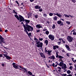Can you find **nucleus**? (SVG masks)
<instances>
[{
  "label": "nucleus",
  "mask_w": 76,
  "mask_h": 76,
  "mask_svg": "<svg viewBox=\"0 0 76 76\" xmlns=\"http://www.w3.org/2000/svg\"><path fill=\"white\" fill-rule=\"evenodd\" d=\"M23 26L24 29V31H25L26 33H27L28 34L27 30L28 32H29L30 31V28L31 27V26L28 25V24H26L25 25L23 24Z\"/></svg>",
  "instance_id": "f257e3e1"
},
{
  "label": "nucleus",
  "mask_w": 76,
  "mask_h": 76,
  "mask_svg": "<svg viewBox=\"0 0 76 76\" xmlns=\"http://www.w3.org/2000/svg\"><path fill=\"white\" fill-rule=\"evenodd\" d=\"M15 17L17 18L18 20H20V22H24V20H25L24 18L20 15H19V17L17 15H15Z\"/></svg>",
  "instance_id": "f03ea898"
},
{
  "label": "nucleus",
  "mask_w": 76,
  "mask_h": 76,
  "mask_svg": "<svg viewBox=\"0 0 76 76\" xmlns=\"http://www.w3.org/2000/svg\"><path fill=\"white\" fill-rule=\"evenodd\" d=\"M49 15L50 16H52L53 15H56L57 16L60 18H61V17L62 16V15H61L58 13L56 14H53V13H49Z\"/></svg>",
  "instance_id": "7ed1b4c3"
},
{
  "label": "nucleus",
  "mask_w": 76,
  "mask_h": 76,
  "mask_svg": "<svg viewBox=\"0 0 76 76\" xmlns=\"http://www.w3.org/2000/svg\"><path fill=\"white\" fill-rule=\"evenodd\" d=\"M4 39L1 36V35H0V44H1V42H3V43H4V44H5L6 42L4 41Z\"/></svg>",
  "instance_id": "20e7f679"
},
{
  "label": "nucleus",
  "mask_w": 76,
  "mask_h": 76,
  "mask_svg": "<svg viewBox=\"0 0 76 76\" xmlns=\"http://www.w3.org/2000/svg\"><path fill=\"white\" fill-rule=\"evenodd\" d=\"M49 38L52 41H53L54 39V36L53 35L50 34L49 35Z\"/></svg>",
  "instance_id": "39448f33"
},
{
  "label": "nucleus",
  "mask_w": 76,
  "mask_h": 76,
  "mask_svg": "<svg viewBox=\"0 0 76 76\" xmlns=\"http://www.w3.org/2000/svg\"><path fill=\"white\" fill-rule=\"evenodd\" d=\"M73 39V38L71 36H68V41L69 42H72V39Z\"/></svg>",
  "instance_id": "423d86ee"
},
{
  "label": "nucleus",
  "mask_w": 76,
  "mask_h": 76,
  "mask_svg": "<svg viewBox=\"0 0 76 76\" xmlns=\"http://www.w3.org/2000/svg\"><path fill=\"white\" fill-rule=\"evenodd\" d=\"M36 27L38 29H40V28H42V26L41 25V24H37L36 26Z\"/></svg>",
  "instance_id": "0eeeda50"
},
{
  "label": "nucleus",
  "mask_w": 76,
  "mask_h": 76,
  "mask_svg": "<svg viewBox=\"0 0 76 76\" xmlns=\"http://www.w3.org/2000/svg\"><path fill=\"white\" fill-rule=\"evenodd\" d=\"M43 44L42 42H40V43L37 45V47H38L39 48V47H40L41 48L42 47V45Z\"/></svg>",
  "instance_id": "6e6552de"
},
{
  "label": "nucleus",
  "mask_w": 76,
  "mask_h": 76,
  "mask_svg": "<svg viewBox=\"0 0 76 76\" xmlns=\"http://www.w3.org/2000/svg\"><path fill=\"white\" fill-rule=\"evenodd\" d=\"M15 64V63H13L12 64V65H13V67L14 68H15V69H19V68H18V65H16Z\"/></svg>",
  "instance_id": "1a4fd4ad"
},
{
  "label": "nucleus",
  "mask_w": 76,
  "mask_h": 76,
  "mask_svg": "<svg viewBox=\"0 0 76 76\" xmlns=\"http://www.w3.org/2000/svg\"><path fill=\"white\" fill-rule=\"evenodd\" d=\"M65 47L67 49L68 51H71V49H70V48L68 45H65Z\"/></svg>",
  "instance_id": "9d476101"
},
{
  "label": "nucleus",
  "mask_w": 76,
  "mask_h": 76,
  "mask_svg": "<svg viewBox=\"0 0 76 76\" xmlns=\"http://www.w3.org/2000/svg\"><path fill=\"white\" fill-rule=\"evenodd\" d=\"M24 21L26 23V24L28 25V23L30 22V20H24Z\"/></svg>",
  "instance_id": "9b49d317"
},
{
  "label": "nucleus",
  "mask_w": 76,
  "mask_h": 76,
  "mask_svg": "<svg viewBox=\"0 0 76 76\" xmlns=\"http://www.w3.org/2000/svg\"><path fill=\"white\" fill-rule=\"evenodd\" d=\"M53 49L54 50H56V48H59V47L58 45L53 46Z\"/></svg>",
  "instance_id": "f8f14e48"
},
{
  "label": "nucleus",
  "mask_w": 76,
  "mask_h": 76,
  "mask_svg": "<svg viewBox=\"0 0 76 76\" xmlns=\"http://www.w3.org/2000/svg\"><path fill=\"white\" fill-rule=\"evenodd\" d=\"M34 8H35L36 9H40V8H41V7L39 6L38 5H36L34 6Z\"/></svg>",
  "instance_id": "ddd939ff"
},
{
  "label": "nucleus",
  "mask_w": 76,
  "mask_h": 76,
  "mask_svg": "<svg viewBox=\"0 0 76 76\" xmlns=\"http://www.w3.org/2000/svg\"><path fill=\"white\" fill-rule=\"evenodd\" d=\"M40 54L42 57H44V58H45V56L44 54L43 53H40Z\"/></svg>",
  "instance_id": "4468645a"
},
{
  "label": "nucleus",
  "mask_w": 76,
  "mask_h": 76,
  "mask_svg": "<svg viewBox=\"0 0 76 76\" xmlns=\"http://www.w3.org/2000/svg\"><path fill=\"white\" fill-rule=\"evenodd\" d=\"M58 58H60L59 60H62V58H64V57L60 56Z\"/></svg>",
  "instance_id": "2eb2a0df"
},
{
  "label": "nucleus",
  "mask_w": 76,
  "mask_h": 76,
  "mask_svg": "<svg viewBox=\"0 0 76 76\" xmlns=\"http://www.w3.org/2000/svg\"><path fill=\"white\" fill-rule=\"evenodd\" d=\"M50 59L54 60V59H55V56H50Z\"/></svg>",
  "instance_id": "dca6fc26"
},
{
  "label": "nucleus",
  "mask_w": 76,
  "mask_h": 76,
  "mask_svg": "<svg viewBox=\"0 0 76 76\" xmlns=\"http://www.w3.org/2000/svg\"><path fill=\"white\" fill-rule=\"evenodd\" d=\"M64 64V63L62 62H60L59 66H62Z\"/></svg>",
  "instance_id": "f3484780"
},
{
  "label": "nucleus",
  "mask_w": 76,
  "mask_h": 76,
  "mask_svg": "<svg viewBox=\"0 0 76 76\" xmlns=\"http://www.w3.org/2000/svg\"><path fill=\"white\" fill-rule=\"evenodd\" d=\"M57 18H58L56 16H55L54 17H53V19L55 20H57Z\"/></svg>",
  "instance_id": "a211bd4d"
},
{
  "label": "nucleus",
  "mask_w": 76,
  "mask_h": 76,
  "mask_svg": "<svg viewBox=\"0 0 76 76\" xmlns=\"http://www.w3.org/2000/svg\"><path fill=\"white\" fill-rule=\"evenodd\" d=\"M45 42V43L46 44V45H48V40H46Z\"/></svg>",
  "instance_id": "6ab92c4d"
},
{
  "label": "nucleus",
  "mask_w": 76,
  "mask_h": 76,
  "mask_svg": "<svg viewBox=\"0 0 76 76\" xmlns=\"http://www.w3.org/2000/svg\"><path fill=\"white\" fill-rule=\"evenodd\" d=\"M6 58L8 60H10V59H11V58L9 56H7V57Z\"/></svg>",
  "instance_id": "aec40b11"
},
{
  "label": "nucleus",
  "mask_w": 76,
  "mask_h": 76,
  "mask_svg": "<svg viewBox=\"0 0 76 76\" xmlns=\"http://www.w3.org/2000/svg\"><path fill=\"white\" fill-rule=\"evenodd\" d=\"M56 58H58V57H59V56H60L58 55V53H57V52H56Z\"/></svg>",
  "instance_id": "412c9836"
},
{
  "label": "nucleus",
  "mask_w": 76,
  "mask_h": 76,
  "mask_svg": "<svg viewBox=\"0 0 76 76\" xmlns=\"http://www.w3.org/2000/svg\"><path fill=\"white\" fill-rule=\"evenodd\" d=\"M28 33H26L27 34H28V36L30 37V35L31 37L32 36V35H31V33H29V34L28 33Z\"/></svg>",
  "instance_id": "4be33fe9"
},
{
  "label": "nucleus",
  "mask_w": 76,
  "mask_h": 76,
  "mask_svg": "<svg viewBox=\"0 0 76 76\" xmlns=\"http://www.w3.org/2000/svg\"><path fill=\"white\" fill-rule=\"evenodd\" d=\"M48 54L49 56H51V52H50V51H48Z\"/></svg>",
  "instance_id": "5701e85b"
},
{
  "label": "nucleus",
  "mask_w": 76,
  "mask_h": 76,
  "mask_svg": "<svg viewBox=\"0 0 76 76\" xmlns=\"http://www.w3.org/2000/svg\"><path fill=\"white\" fill-rule=\"evenodd\" d=\"M28 73L29 74V75H32V72L30 71H28Z\"/></svg>",
  "instance_id": "b1692460"
},
{
  "label": "nucleus",
  "mask_w": 76,
  "mask_h": 76,
  "mask_svg": "<svg viewBox=\"0 0 76 76\" xmlns=\"http://www.w3.org/2000/svg\"><path fill=\"white\" fill-rule=\"evenodd\" d=\"M64 15L65 16V17H66V18H70L69 15H68L64 14Z\"/></svg>",
  "instance_id": "393cba45"
},
{
  "label": "nucleus",
  "mask_w": 76,
  "mask_h": 76,
  "mask_svg": "<svg viewBox=\"0 0 76 76\" xmlns=\"http://www.w3.org/2000/svg\"><path fill=\"white\" fill-rule=\"evenodd\" d=\"M30 31H31V32H32V31H34V28H33V27H31H31H30Z\"/></svg>",
  "instance_id": "a878e982"
},
{
  "label": "nucleus",
  "mask_w": 76,
  "mask_h": 76,
  "mask_svg": "<svg viewBox=\"0 0 76 76\" xmlns=\"http://www.w3.org/2000/svg\"><path fill=\"white\" fill-rule=\"evenodd\" d=\"M52 28L53 29H55V28H56V26L55 25V24H54L53 25Z\"/></svg>",
  "instance_id": "bb28decb"
},
{
  "label": "nucleus",
  "mask_w": 76,
  "mask_h": 76,
  "mask_svg": "<svg viewBox=\"0 0 76 76\" xmlns=\"http://www.w3.org/2000/svg\"><path fill=\"white\" fill-rule=\"evenodd\" d=\"M45 33L46 35H48V34H49V31H46Z\"/></svg>",
  "instance_id": "cd10ccee"
},
{
  "label": "nucleus",
  "mask_w": 76,
  "mask_h": 76,
  "mask_svg": "<svg viewBox=\"0 0 76 76\" xmlns=\"http://www.w3.org/2000/svg\"><path fill=\"white\" fill-rule=\"evenodd\" d=\"M67 73H68V74H70V73H71V72L69 70L67 71Z\"/></svg>",
  "instance_id": "c85d7f7f"
},
{
  "label": "nucleus",
  "mask_w": 76,
  "mask_h": 76,
  "mask_svg": "<svg viewBox=\"0 0 76 76\" xmlns=\"http://www.w3.org/2000/svg\"><path fill=\"white\" fill-rule=\"evenodd\" d=\"M64 66L63 67H64V69H67V67L66 66V64H64Z\"/></svg>",
  "instance_id": "c756f323"
},
{
  "label": "nucleus",
  "mask_w": 76,
  "mask_h": 76,
  "mask_svg": "<svg viewBox=\"0 0 76 76\" xmlns=\"http://www.w3.org/2000/svg\"><path fill=\"white\" fill-rule=\"evenodd\" d=\"M57 23L58 24H60L61 23V21H58Z\"/></svg>",
  "instance_id": "7c9ffc66"
},
{
  "label": "nucleus",
  "mask_w": 76,
  "mask_h": 76,
  "mask_svg": "<svg viewBox=\"0 0 76 76\" xmlns=\"http://www.w3.org/2000/svg\"><path fill=\"white\" fill-rule=\"evenodd\" d=\"M43 16H44V17H47V15L46 14H44Z\"/></svg>",
  "instance_id": "2f4dec72"
},
{
  "label": "nucleus",
  "mask_w": 76,
  "mask_h": 76,
  "mask_svg": "<svg viewBox=\"0 0 76 76\" xmlns=\"http://www.w3.org/2000/svg\"><path fill=\"white\" fill-rule=\"evenodd\" d=\"M3 55L4 56V57H5L6 58L7 57V54H3Z\"/></svg>",
  "instance_id": "473e14b6"
},
{
  "label": "nucleus",
  "mask_w": 76,
  "mask_h": 76,
  "mask_svg": "<svg viewBox=\"0 0 76 76\" xmlns=\"http://www.w3.org/2000/svg\"><path fill=\"white\" fill-rule=\"evenodd\" d=\"M41 42L40 41H38L37 42L36 44H39Z\"/></svg>",
  "instance_id": "72a5a7b5"
},
{
  "label": "nucleus",
  "mask_w": 76,
  "mask_h": 76,
  "mask_svg": "<svg viewBox=\"0 0 76 76\" xmlns=\"http://www.w3.org/2000/svg\"><path fill=\"white\" fill-rule=\"evenodd\" d=\"M66 23H67V24H68V25L70 24V22L66 21Z\"/></svg>",
  "instance_id": "f704fd0d"
},
{
  "label": "nucleus",
  "mask_w": 76,
  "mask_h": 76,
  "mask_svg": "<svg viewBox=\"0 0 76 76\" xmlns=\"http://www.w3.org/2000/svg\"><path fill=\"white\" fill-rule=\"evenodd\" d=\"M61 41L58 42V45H60L61 44Z\"/></svg>",
  "instance_id": "c9c22d12"
},
{
  "label": "nucleus",
  "mask_w": 76,
  "mask_h": 76,
  "mask_svg": "<svg viewBox=\"0 0 76 76\" xmlns=\"http://www.w3.org/2000/svg\"><path fill=\"white\" fill-rule=\"evenodd\" d=\"M55 63L56 64H57V65H58V66H59V64L58 63V61H56Z\"/></svg>",
  "instance_id": "e433bc0d"
},
{
  "label": "nucleus",
  "mask_w": 76,
  "mask_h": 76,
  "mask_svg": "<svg viewBox=\"0 0 76 76\" xmlns=\"http://www.w3.org/2000/svg\"><path fill=\"white\" fill-rule=\"evenodd\" d=\"M22 69H23V70H25V71H26L27 70H26V68H23V67H22Z\"/></svg>",
  "instance_id": "4c0bfd02"
},
{
  "label": "nucleus",
  "mask_w": 76,
  "mask_h": 76,
  "mask_svg": "<svg viewBox=\"0 0 76 76\" xmlns=\"http://www.w3.org/2000/svg\"><path fill=\"white\" fill-rule=\"evenodd\" d=\"M62 42H63V43H64V44L66 43V42H65V41H64V40H63V39H62Z\"/></svg>",
  "instance_id": "58836bf2"
},
{
  "label": "nucleus",
  "mask_w": 76,
  "mask_h": 76,
  "mask_svg": "<svg viewBox=\"0 0 76 76\" xmlns=\"http://www.w3.org/2000/svg\"><path fill=\"white\" fill-rule=\"evenodd\" d=\"M74 66H75V68H74V70L76 71V64H74Z\"/></svg>",
  "instance_id": "ea45409f"
},
{
  "label": "nucleus",
  "mask_w": 76,
  "mask_h": 76,
  "mask_svg": "<svg viewBox=\"0 0 76 76\" xmlns=\"http://www.w3.org/2000/svg\"><path fill=\"white\" fill-rule=\"evenodd\" d=\"M35 18L37 19V18H38V15H36L34 16Z\"/></svg>",
  "instance_id": "a19ab883"
},
{
  "label": "nucleus",
  "mask_w": 76,
  "mask_h": 76,
  "mask_svg": "<svg viewBox=\"0 0 76 76\" xmlns=\"http://www.w3.org/2000/svg\"><path fill=\"white\" fill-rule=\"evenodd\" d=\"M39 12H42V8H41L40 9H39Z\"/></svg>",
  "instance_id": "79ce46f5"
},
{
  "label": "nucleus",
  "mask_w": 76,
  "mask_h": 76,
  "mask_svg": "<svg viewBox=\"0 0 76 76\" xmlns=\"http://www.w3.org/2000/svg\"><path fill=\"white\" fill-rule=\"evenodd\" d=\"M39 40L40 41H42V40H43V39L42 38H39Z\"/></svg>",
  "instance_id": "37998d69"
},
{
  "label": "nucleus",
  "mask_w": 76,
  "mask_h": 76,
  "mask_svg": "<svg viewBox=\"0 0 76 76\" xmlns=\"http://www.w3.org/2000/svg\"><path fill=\"white\" fill-rule=\"evenodd\" d=\"M67 76L66 74H63L62 76Z\"/></svg>",
  "instance_id": "c03bdc74"
},
{
  "label": "nucleus",
  "mask_w": 76,
  "mask_h": 76,
  "mask_svg": "<svg viewBox=\"0 0 76 76\" xmlns=\"http://www.w3.org/2000/svg\"><path fill=\"white\" fill-rule=\"evenodd\" d=\"M40 31V30L38 29V30H37L36 32H39Z\"/></svg>",
  "instance_id": "a18cd8bd"
},
{
  "label": "nucleus",
  "mask_w": 76,
  "mask_h": 76,
  "mask_svg": "<svg viewBox=\"0 0 76 76\" xmlns=\"http://www.w3.org/2000/svg\"><path fill=\"white\" fill-rule=\"evenodd\" d=\"M13 12H14V13H15V14H17V12H15V10H13Z\"/></svg>",
  "instance_id": "49530a36"
},
{
  "label": "nucleus",
  "mask_w": 76,
  "mask_h": 76,
  "mask_svg": "<svg viewBox=\"0 0 76 76\" xmlns=\"http://www.w3.org/2000/svg\"><path fill=\"white\" fill-rule=\"evenodd\" d=\"M34 39L35 40H38V39H37V38L35 37V36H34Z\"/></svg>",
  "instance_id": "de8ad7c7"
},
{
  "label": "nucleus",
  "mask_w": 76,
  "mask_h": 76,
  "mask_svg": "<svg viewBox=\"0 0 76 76\" xmlns=\"http://www.w3.org/2000/svg\"><path fill=\"white\" fill-rule=\"evenodd\" d=\"M15 2L17 4H18V5H19V2H18V1H16Z\"/></svg>",
  "instance_id": "09e8293b"
},
{
  "label": "nucleus",
  "mask_w": 76,
  "mask_h": 76,
  "mask_svg": "<svg viewBox=\"0 0 76 76\" xmlns=\"http://www.w3.org/2000/svg\"><path fill=\"white\" fill-rule=\"evenodd\" d=\"M28 16H31V14L30 13H28Z\"/></svg>",
  "instance_id": "8fccbe9b"
},
{
  "label": "nucleus",
  "mask_w": 76,
  "mask_h": 76,
  "mask_svg": "<svg viewBox=\"0 0 76 76\" xmlns=\"http://www.w3.org/2000/svg\"><path fill=\"white\" fill-rule=\"evenodd\" d=\"M72 61L74 63H75V62H76V59L75 61H74V60H72Z\"/></svg>",
  "instance_id": "3c124183"
},
{
  "label": "nucleus",
  "mask_w": 76,
  "mask_h": 76,
  "mask_svg": "<svg viewBox=\"0 0 76 76\" xmlns=\"http://www.w3.org/2000/svg\"><path fill=\"white\" fill-rule=\"evenodd\" d=\"M48 52V51L47 50H45V53H47Z\"/></svg>",
  "instance_id": "603ef678"
},
{
  "label": "nucleus",
  "mask_w": 76,
  "mask_h": 76,
  "mask_svg": "<svg viewBox=\"0 0 76 76\" xmlns=\"http://www.w3.org/2000/svg\"><path fill=\"white\" fill-rule=\"evenodd\" d=\"M58 69L59 70H61V68L60 67H58Z\"/></svg>",
  "instance_id": "864d4df0"
},
{
  "label": "nucleus",
  "mask_w": 76,
  "mask_h": 76,
  "mask_svg": "<svg viewBox=\"0 0 76 76\" xmlns=\"http://www.w3.org/2000/svg\"><path fill=\"white\" fill-rule=\"evenodd\" d=\"M62 69H63V70H66V69H64V67H63V66H62Z\"/></svg>",
  "instance_id": "5fc2aeb1"
},
{
  "label": "nucleus",
  "mask_w": 76,
  "mask_h": 76,
  "mask_svg": "<svg viewBox=\"0 0 76 76\" xmlns=\"http://www.w3.org/2000/svg\"><path fill=\"white\" fill-rule=\"evenodd\" d=\"M66 56H68V57H69V53H67V54H66Z\"/></svg>",
  "instance_id": "6e6d98bb"
},
{
  "label": "nucleus",
  "mask_w": 76,
  "mask_h": 76,
  "mask_svg": "<svg viewBox=\"0 0 76 76\" xmlns=\"http://www.w3.org/2000/svg\"><path fill=\"white\" fill-rule=\"evenodd\" d=\"M62 52H63V53H64L65 52V51H64V49H63L62 50Z\"/></svg>",
  "instance_id": "4d7b16f0"
},
{
  "label": "nucleus",
  "mask_w": 76,
  "mask_h": 76,
  "mask_svg": "<svg viewBox=\"0 0 76 76\" xmlns=\"http://www.w3.org/2000/svg\"><path fill=\"white\" fill-rule=\"evenodd\" d=\"M62 39H61L60 38L59 39V40L60 41H61V40H62Z\"/></svg>",
  "instance_id": "13d9d810"
},
{
  "label": "nucleus",
  "mask_w": 76,
  "mask_h": 76,
  "mask_svg": "<svg viewBox=\"0 0 76 76\" xmlns=\"http://www.w3.org/2000/svg\"><path fill=\"white\" fill-rule=\"evenodd\" d=\"M52 66L53 67H54V66H55V64H54V63H53V64H52Z\"/></svg>",
  "instance_id": "bf43d9fd"
},
{
  "label": "nucleus",
  "mask_w": 76,
  "mask_h": 76,
  "mask_svg": "<svg viewBox=\"0 0 76 76\" xmlns=\"http://www.w3.org/2000/svg\"><path fill=\"white\" fill-rule=\"evenodd\" d=\"M0 57H3V55L2 54H0Z\"/></svg>",
  "instance_id": "052dcab7"
},
{
  "label": "nucleus",
  "mask_w": 76,
  "mask_h": 76,
  "mask_svg": "<svg viewBox=\"0 0 76 76\" xmlns=\"http://www.w3.org/2000/svg\"><path fill=\"white\" fill-rule=\"evenodd\" d=\"M67 76H72V75L71 74H69L67 75Z\"/></svg>",
  "instance_id": "680f3d73"
},
{
  "label": "nucleus",
  "mask_w": 76,
  "mask_h": 76,
  "mask_svg": "<svg viewBox=\"0 0 76 76\" xmlns=\"http://www.w3.org/2000/svg\"><path fill=\"white\" fill-rule=\"evenodd\" d=\"M8 31V30H5V32H7Z\"/></svg>",
  "instance_id": "e2e57ef3"
},
{
  "label": "nucleus",
  "mask_w": 76,
  "mask_h": 76,
  "mask_svg": "<svg viewBox=\"0 0 76 76\" xmlns=\"http://www.w3.org/2000/svg\"><path fill=\"white\" fill-rule=\"evenodd\" d=\"M30 1L31 2H32V1H34V0H30Z\"/></svg>",
  "instance_id": "0e129e2a"
},
{
  "label": "nucleus",
  "mask_w": 76,
  "mask_h": 76,
  "mask_svg": "<svg viewBox=\"0 0 76 76\" xmlns=\"http://www.w3.org/2000/svg\"><path fill=\"white\" fill-rule=\"evenodd\" d=\"M19 67L21 69H22V67H23L21 66H19Z\"/></svg>",
  "instance_id": "69168bd1"
},
{
  "label": "nucleus",
  "mask_w": 76,
  "mask_h": 76,
  "mask_svg": "<svg viewBox=\"0 0 76 76\" xmlns=\"http://www.w3.org/2000/svg\"><path fill=\"white\" fill-rule=\"evenodd\" d=\"M47 23H48L49 25L50 24V22L49 21H47Z\"/></svg>",
  "instance_id": "338daca9"
},
{
  "label": "nucleus",
  "mask_w": 76,
  "mask_h": 76,
  "mask_svg": "<svg viewBox=\"0 0 76 76\" xmlns=\"http://www.w3.org/2000/svg\"><path fill=\"white\" fill-rule=\"evenodd\" d=\"M43 31H47V29H43Z\"/></svg>",
  "instance_id": "774afa93"
}]
</instances>
